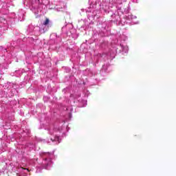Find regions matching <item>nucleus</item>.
Returning <instances> with one entry per match:
<instances>
[{"instance_id": "nucleus-1", "label": "nucleus", "mask_w": 176, "mask_h": 176, "mask_svg": "<svg viewBox=\"0 0 176 176\" xmlns=\"http://www.w3.org/2000/svg\"><path fill=\"white\" fill-rule=\"evenodd\" d=\"M49 23H50V20H49L48 18H45V21L43 23V25H47V24H49Z\"/></svg>"}, {"instance_id": "nucleus-2", "label": "nucleus", "mask_w": 176, "mask_h": 176, "mask_svg": "<svg viewBox=\"0 0 176 176\" xmlns=\"http://www.w3.org/2000/svg\"><path fill=\"white\" fill-rule=\"evenodd\" d=\"M52 142H54L56 140H58V138H55L54 140L52 138L50 139Z\"/></svg>"}]
</instances>
